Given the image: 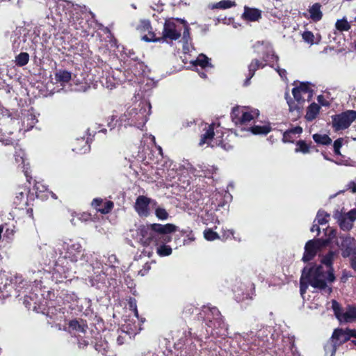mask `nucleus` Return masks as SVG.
I'll use <instances>...</instances> for the list:
<instances>
[{"label":"nucleus","instance_id":"nucleus-19","mask_svg":"<svg viewBox=\"0 0 356 356\" xmlns=\"http://www.w3.org/2000/svg\"><path fill=\"white\" fill-rule=\"evenodd\" d=\"M309 15L307 13H304L303 16L306 18L311 19L313 22H317L323 18V13L321 11V4L320 3H314L308 9Z\"/></svg>","mask_w":356,"mask_h":356},{"label":"nucleus","instance_id":"nucleus-35","mask_svg":"<svg viewBox=\"0 0 356 356\" xmlns=\"http://www.w3.org/2000/svg\"><path fill=\"white\" fill-rule=\"evenodd\" d=\"M250 130L254 135H267L271 131V127L269 124L254 125L250 128Z\"/></svg>","mask_w":356,"mask_h":356},{"label":"nucleus","instance_id":"nucleus-1","mask_svg":"<svg viewBox=\"0 0 356 356\" xmlns=\"http://www.w3.org/2000/svg\"><path fill=\"white\" fill-rule=\"evenodd\" d=\"M177 231H179L178 227L172 223H153L140 225L137 235L142 245L155 247L161 243H170L172 239L171 234Z\"/></svg>","mask_w":356,"mask_h":356},{"label":"nucleus","instance_id":"nucleus-9","mask_svg":"<svg viewBox=\"0 0 356 356\" xmlns=\"http://www.w3.org/2000/svg\"><path fill=\"white\" fill-rule=\"evenodd\" d=\"M195 341L202 342V339L194 332H192L191 328L184 331L183 336L175 343V348L181 350L184 346H186L189 353L196 352L197 348Z\"/></svg>","mask_w":356,"mask_h":356},{"label":"nucleus","instance_id":"nucleus-38","mask_svg":"<svg viewBox=\"0 0 356 356\" xmlns=\"http://www.w3.org/2000/svg\"><path fill=\"white\" fill-rule=\"evenodd\" d=\"M30 59L29 54L26 52H21L15 56V63L18 67H23L28 64Z\"/></svg>","mask_w":356,"mask_h":356},{"label":"nucleus","instance_id":"nucleus-30","mask_svg":"<svg viewBox=\"0 0 356 356\" xmlns=\"http://www.w3.org/2000/svg\"><path fill=\"white\" fill-rule=\"evenodd\" d=\"M71 79V72L66 70H59L55 73V79L58 83H67Z\"/></svg>","mask_w":356,"mask_h":356},{"label":"nucleus","instance_id":"nucleus-63","mask_svg":"<svg viewBox=\"0 0 356 356\" xmlns=\"http://www.w3.org/2000/svg\"><path fill=\"white\" fill-rule=\"evenodd\" d=\"M350 266L356 273V254L350 258Z\"/></svg>","mask_w":356,"mask_h":356},{"label":"nucleus","instance_id":"nucleus-11","mask_svg":"<svg viewBox=\"0 0 356 356\" xmlns=\"http://www.w3.org/2000/svg\"><path fill=\"white\" fill-rule=\"evenodd\" d=\"M152 201V199L145 195H139L137 197L134 208L140 217L146 218L150 215L149 205Z\"/></svg>","mask_w":356,"mask_h":356},{"label":"nucleus","instance_id":"nucleus-43","mask_svg":"<svg viewBox=\"0 0 356 356\" xmlns=\"http://www.w3.org/2000/svg\"><path fill=\"white\" fill-rule=\"evenodd\" d=\"M330 214L323 210H319L316 215V220L318 225H324L328 222Z\"/></svg>","mask_w":356,"mask_h":356},{"label":"nucleus","instance_id":"nucleus-16","mask_svg":"<svg viewBox=\"0 0 356 356\" xmlns=\"http://www.w3.org/2000/svg\"><path fill=\"white\" fill-rule=\"evenodd\" d=\"M82 246L79 243L72 242L67 244L64 257L72 262H76L81 256Z\"/></svg>","mask_w":356,"mask_h":356},{"label":"nucleus","instance_id":"nucleus-55","mask_svg":"<svg viewBox=\"0 0 356 356\" xmlns=\"http://www.w3.org/2000/svg\"><path fill=\"white\" fill-rule=\"evenodd\" d=\"M343 216H346L348 220L353 222L355 220H356V210L352 209L350 211H348L346 215Z\"/></svg>","mask_w":356,"mask_h":356},{"label":"nucleus","instance_id":"nucleus-27","mask_svg":"<svg viewBox=\"0 0 356 356\" xmlns=\"http://www.w3.org/2000/svg\"><path fill=\"white\" fill-rule=\"evenodd\" d=\"M285 97L289 106V111H300L303 112L304 104L303 102H296L295 99H292L291 97H289V93L285 94Z\"/></svg>","mask_w":356,"mask_h":356},{"label":"nucleus","instance_id":"nucleus-21","mask_svg":"<svg viewBox=\"0 0 356 356\" xmlns=\"http://www.w3.org/2000/svg\"><path fill=\"white\" fill-rule=\"evenodd\" d=\"M296 147L294 152L296 153H301L302 154H307L311 152L312 149H315L316 152L318 149L315 146L312 145V142L307 143L305 140H298L295 143Z\"/></svg>","mask_w":356,"mask_h":356},{"label":"nucleus","instance_id":"nucleus-25","mask_svg":"<svg viewBox=\"0 0 356 356\" xmlns=\"http://www.w3.org/2000/svg\"><path fill=\"white\" fill-rule=\"evenodd\" d=\"M298 92L303 93L305 95H307L308 99H310L313 95V90L311 89L309 83H301L299 86L292 89L293 96H296Z\"/></svg>","mask_w":356,"mask_h":356},{"label":"nucleus","instance_id":"nucleus-10","mask_svg":"<svg viewBox=\"0 0 356 356\" xmlns=\"http://www.w3.org/2000/svg\"><path fill=\"white\" fill-rule=\"evenodd\" d=\"M233 291L237 302L252 299L254 293V284L251 282L248 284L241 283L234 287Z\"/></svg>","mask_w":356,"mask_h":356},{"label":"nucleus","instance_id":"nucleus-23","mask_svg":"<svg viewBox=\"0 0 356 356\" xmlns=\"http://www.w3.org/2000/svg\"><path fill=\"white\" fill-rule=\"evenodd\" d=\"M69 327L76 332L86 333L88 329V324L86 320L82 318H75L70 321Z\"/></svg>","mask_w":356,"mask_h":356},{"label":"nucleus","instance_id":"nucleus-41","mask_svg":"<svg viewBox=\"0 0 356 356\" xmlns=\"http://www.w3.org/2000/svg\"><path fill=\"white\" fill-rule=\"evenodd\" d=\"M114 203L111 200H107L105 202H103L101 209H97V211L102 214H108L112 211Z\"/></svg>","mask_w":356,"mask_h":356},{"label":"nucleus","instance_id":"nucleus-22","mask_svg":"<svg viewBox=\"0 0 356 356\" xmlns=\"http://www.w3.org/2000/svg\"><path fill=\"white\" fill-rule=\"evenodd\" d=\"M330 339L333 341L337 347H339L348 341V337H347L345 330L337 328L334 330Z\"/></svg>","mask_w":356,"mask_h":356},{"label":"nucleus","instance_id":"nucleus-60","mask_svg":"<svg viewBox=\"0 0 356 356\" xmlns=\"http://www.w3.org/2000/svg\"><path fill=\"white\" fill-rule=\"evenodd\" d=\"M318 102L324 106H328L330 105L329 102L324 98L323 95H320L317 97Z\"/></svg>","mask_w":356,"mask_h":356},{"label":"nucleus","instance_id":"nucleus-36","mask_svg":"<svg viewBox=\"0 0 356 356\" xmlns=\"http://www.w3.org/2000/svg\"><path fill=\"white\" fill-rule=\"evenodd\" d=\"M343 320L346 322H350L356 319V305H349L347 310L342 315Z\"/></svg>","mask_w":356,"mask_h":356},{"label":"nucleus","instance_id":"nucleus-37","mask_svg":"<svg viewBox=\"0 0 356 356\" xmlns=\"http://www.w3.org/2000/svg\"><path fill=\"white\" fill-rule=\"evenodd\" d=\"M156 248V253L160 257L170 256L172 252V248L168 243H161L155 246Z\"/></svg>","mask_w":356,"mask_h":356},{"label":"nucleus","instance_id":"nucleus-40","mask_svg":"<svg viewBox=\"0 0 356 356\" xmlns=\"http://www.w3.org/2000/svg\"><path fill=\"white\" fill-rule=\"evenodd\" d=\"M335 27L339 31L343 32L349 31L351 28V26L347 21L346 18L343 17L341 19H338L336 22Z\"/></svg>","mask_w":356,"mask_h":356},{"label":"nucleus","instance_id":"nucleus-6","mask_svg":"<svg viewBox=\"0 0 356 356\" xmlns=\"http://www.w3.org/2000/svg\"><path fill=\"white\" fill-rule=\"evenodd\" d=\"M198 318L209 327H220L224 324V317L216 307L204 306L198 314Z\"/></svg>","mask_w":356,"mask_h":356},{"label":"nucleus","instance_id":"nucleus-24","mask_svg":"<svg viewBox=\"0 0 356 356\" xmlns=\"http://www.w3.org/2000/svg\"><path fill=\"white\" fill-rule=\"evenodd\" d=\"M215 124H209L204 129V133L201 135L199 145L202 146L206 143L209 144L210 141L213 138Z\"/></svg>","mask_w":356,"mask_h":356},{"label":"nucleus","instance_id":"nucleus-59","mask_svg":"<svg viewBox=\"0 0 356 356\" xmlns=\"http://www.w3.org/2000/svg\"><path fill=\"white\" fill-rule=\"evenodd\" d=\"M188 38H190V28L188 25H185L183 32V39L188 42Z\"/></svg>","mask_w":356,"mask_h":356},{"label":"nucleus","instance_id":"nucleus-5","mask_svg":"<svg viewBox=\"0 0 356 356\" xmlns=\"http://www.w3.org/2000/svg\"><path fill=\"white\" fill-rule=\"evenodd\" d=\"M334 236L335 231L331 230L328 238H317L308 241L305 245V252L302 260L305 263L312 261L323 247H325L330 243L331 238Z\"/></svg>","mask_w":356,"mask_h":356},{"label":"nucleus","instance_id":"nucleus-57","mask_svg":"<svg viewBox=\"0 0 356 356\" xmlns=\"http://www.w3.org/2000/svg\"><path fill=\"white\" fill-rule=\"evenodd\" d=\"M234 231L232 229H228V230L224 231L222 234V239H227L231 237L234 238Z\"/></svg>","mask_w":356,"mask_h":356},{"label":"nucleus","instance_id":"nucleus-56","mask_svg":"<svg viewBox=\"0 0 356 356\" xmlns=\"http://www.w3.org/2000/svg\"><path fill=\"white\" fill-rule=\"evenodd\" d=\"M128 305L129 310H132L137 307V301L134 298L130 297L128 300Z\"/></svg>","mask_w":356,"mask_h":356},{"label":"nucleus","instance_id":"nucleus-12","mask_svg":"<svg viewBox=\"0 0 356 356\" xmlns=\"http://www.w3.org/2000/svg\"><path fill=\"white\" fill-rule=\"evenodd\" d=\"M162 38L161 40L167 41L177 40L181 37L180 30L177 29V24L173 20H165L162 32Z\"/></svg>","mask_w":356,"mask_h":356},{"label":"nucleus","instance_id":"nucleus-3","mask_svg":"<svg viewBox=\"0 0 356 356\" xmlns=\"http://www.w3.org/2000/svg\"><path fill=\"white\" fill-rule=\"evenodd\" d=\"M302 271L303 275L312 287L325 291L328 294L332 293V288L328 287L327 284V282H329L328 270H325L321 264H312L309 268L305 267Z\"/></svg>","mask_w":356,"mask_h":356},{"label":"nucleus","instance_id":"nucleus-39","mask_svg":"<svg viewBox=\"0 0 356 356\" xmlns=\"http://www.w3.org/2000/svg\"><path fill=\"white\" fill-rule=\"evenodd\" d=\"M338 347L329 339L324 346L325 356H334Z\"/></svg>","mask_w":356,"mask_h":356},{"label":"nucleus","instance_id":"nucleus-31","mask_svg":"<svg viewBox=\"0 0 356 356\" xmlns=\"http://www.w3.org/2000/svg\"><path fill=\"white\" fill-rule=\"evenodd\" d=\"M29 192V187H19V190L16 192V196L14 199V204L16 206H19L22 202L25 201L26 195Z\"/></svg>","mask_w":356,"mask_h":356},{"label":"nucleus","instance_id":"nucleus-54","mask_svg":"<svg viewBox=\"0 0 356 356\" xmlns=\"http://www.w3.org/2000/svg\"><path fill=\"white\" fill-rule=\"evenodd\" d=\"M90 342H89L88 340H86L83 337H80L78 339V347L79 348L83 349L86 348Z\"/></svg>","mask_w":356,"mask_h":356},{"label":"nucleus","instance_id":"nucleus-26","mask_svg":"<svg viewBox=\"0 0 356 356\" xmlns=\"http://www.w3.org/2000/svg\"><path fill=\"white\" fill-rule=\"evenodd\" d=\"M140 29L143 31H148L149 33L151 35V38H148L147 35L143 36V40L147 42H156L159 41L160 40L155 38V35L153 32L149 31V29H152V26L149 20L143 19L140 21Z\"/></svg>","mask_w":356,"mask_h":356},{"label":"nucleus","instance_id":"nucleus-15","mask_svg":"<svg viewBox=\"0 0 356 356\" xmlns=\"http://www.w3.org/2000/svg\"><path fill=\"white\" fill-rule=\"evenodd\" d=\"M337 254L335 251L330 250L327 254H325L321 261V264L325 265L326 270H328V282L332 283L334 282L336 280L334 273V267L333 264L334 259L337 257Z\"/></svg>","mask_w":356,"mask_h":356},{"label":"nucleus","instance_id":"nucleus-51","mask_svg":"<svg viewBox=\"0 0 356 356\" xmlns=\"http://www.w3.org/2000/svg\"><path fill=\"white\" fill-rule=\"evenodd\" d=\"M103 204V200L100 197H97L93 199L91 205L93 208H95L97 211V209H101L102 205Z\"/></svg>","mask_w":356,"mask_h":356},{"label":"nucleus","instance_id":"nucleus-7","mask_svg":"<svg viewBox=\"0 0 356 356\" xmlns=\"http://www.w3.org/2000/svg\"><path fill=\"white\" fill-rule=\"evenodd\" d=\"M356 120V111L347 110L332 116V127L335 132L348 129Z\"/></svg>","mask_w":356,"mask_h":356},{"label":"nucleus","instance_id":"nucleus-28","mask_svg":"<svg viewBox=\"0 0 356 356\" xmlns=\"http://www.w3.org/2000/svg\"><path fill=\"white\" fill-rule=\"evenodd\" d=\"M336 218H338L339 225L341 229L343 231H349L353 227V223L351 221L347 219L346 216L339 213L338 211L334 214Z\"/></svg>","mask_w":356,"mask_h":356},{"label":"nucleus","instance_id":"nucleus-49","mask_svg":"<svg viewBox=\"0 0 356 356\" xmlns=\"http://www.w3.org/2000/svg\"><path fill=\"white\" fill-rule=\"evenodd\" d=\"M342 145H343V138H339L337 139L336 140H334V144H333V147H334V152L336 155L341 154L340 149L342 147Z\"/></svg>","mask_w":356,"mask_h":356},{"label":"nucleus","instance_id":"nucleus-58","mask_svg":"<svg viewBox=\"0 0 356 356\" xmlns=\"http://www.w3.org/2000/svg\"><path fill=\"white\" fill-rule=\"evenodd\" d=\"M346 190H350L353 193H356V182L355 181H350L346 186Z\"/></svg>","mask_w":356,"mask_h":356},{"label":"nucleus","instance_id":"nucleus-50","mask_svg":"<svg viewBox=\"0 0 356 356\" xmlns=\"http://www.w3.org/2000/svg\"><path fill=\"white\" fill-rule=\"evenodd\" d=\"M332 309H333V310L334 312L335 315L337 316V317L338 318H339V312L341 310V307L340 305L335 300H332Z\"/></svg>","mask_w":356,"mask_h":356},{"label":"nucleus","instance_id":"nucleus-45","mask_svg":"<svg viewBox=\"0 0 356 356\" xmlns=\"http://www.w3.org/2000/svg\"><path fill=\"white\" fill-rule=\"evenodd\" d=\"M204 236L207 241H214L216 239L220 238V236L216 232L211 229H206L204 231Z\"/></svg>","mask_w":356,"mask_h":356},{"label":"nucleus","instance_id":"nucleus-47","mask_svg":"<svg viewBox=\"0 0 356 356\" xmlns=\"http://www.w3.org/2000/svg\"><path fill=\"white\" fill-rule=\"evenodd\" d=\"M302 38L305 42H307L309 44H314V35L312 31H304L302 34Z\"/></svg>","mask_w":356,"mask_h":356},{"label":"nucleus","instance_id":"nucleus-52","mask_svg":"<svg viewBox=\"0 0 356 356\" xmlns=\"http://www.w3.org/2000/svg\"><path fill=\"white\" fill-rule=\"evenodd\" d=\"M290 119L292 122H296L302 116V112L300 111H289Z\"/></svg>","mask_w":356,"mask_h":356},{"label":"nucleus","instance_id":"nucleus-18","mask_svg":"<svg viewBox=\"0 0 356 356\" xmlns=\"http://www.w3.org/2000/svg\"><path fill=\"white\" fill-rule=\"evenodd\" d=\"M262 17L261 10L250 8L248 6H244V11L241 15V18L246 22H259Z\"/></svg>","mask_w":356,"mask_h":356},{"label":"nucleus","instance_id":"nucleus-2","mask_svg":"<svg viewBox=\"0 0 356 356\" xmlns=\"http://www.w3.org/2000/svg\"><path fill=\"white\" fill-rule=\"evenodd\" d=\"M147 121L146 109L145 108L140 109L134 108H128L118 120L116 119L115 116L112 115L111 122L108 123V126L111 130L118 122L120 127L134 126L140 129L144 127Z\"/></svg>","mask_w":356,"mask_h":356},{"label":"nucleus","instance_id":"nucleus-64","mask_svg":"<svg viewBox=\"0 0 356 356\" xmlns=\"http://www.w3.org/2000/svg\"><path fill=\"white\" fill-rule=\"evenodd\" d=\"M151 266H150V264L149 263H145L143 266V269H141L140 271H139V273L141 275H145V274L146 273H147L149 271V270L150 269Z\"/></svg>","mask_w":356,"mask_h":356},{"label":"nucleus","instance_id":"nucleus-44","mask_svg":"<svg viewBox=\"0 0 356 356\" xmlns=\"http://www.w3.org/2000/svg\"><path fill=\"white\" fill-rule=\"evenodd\" d=\"M155 216L161 220H165L169 218V213L168 211L164 208L159 207L155 209Z\"/></svg>","mask_w":356,"mask_h":356},{"label":"nucleus","instance_id":"nucleus-17","mask_svg":"<svg viewBox=\"0 0 356 356\" xmlns=\"http://www.w3.org/2000/svg\"><path fill=\"white\" fill-rule=\"evenodd\" d=\"M303 129L300 126H296L286 129L282 134V141L284 143H295L296 139L302 134Z\"/></svg>","mask_w":356,"mask_h":356},{"label":"nucleus","instance_id":"nucleus-46","mask_svg":"<svg viewBox=\"0 0 356 356\" xmlns=\"http://www.w3.org/2000/svg\"><path fill=\"white\" fill-rule=\"evenodd\" d=\"M308 284H309V283L306 280V277L303 275V271H302V275L300 280V292L301 295L306 293Z\"/></svg>","mask_w":356,"mask_h":356},{"label":"nucleus","instance_id":"nucleus-13","mask_svg":"<svg viewBox=\"0 0 356 356\" xmlns=\"http://www.w3.org/2000/svg\"><path fill=\"white\" fill-rule=\"evenodd\" d=\"M25 152L22 149H16L14 154L15 162L18 167L22 169L26 177V181L31 184L32 176L31 175L29 163H25Z\"/></svg>","mask_w":356,"mask_h":356},{"label":"nucleus","instance_id":"nucleus-42","mask_svg":"<svg viewBox=\"0 0 356 356\" xmlns=\"http://www.w3.org/2000/svg\"><path fill=\"white\" fill-rule=\"evenodd\" d=\"M197 308L191 303H187L184 305L182 313L185 318L191 317Z\"/></svg>","mask_w":356,"mask_h":356},{"label":"nucleus","instance_id":"nucleus-29","mask_svg":"<svg viewBox=\"0 0 356 356\" xmlns=\"http://www.w3.org/2000/svg\"><path fill=\"white\" fill-rule=\"evenodd\" d=\"M320 106L313 102L307 108L305 118L307 121L311 122L316 119L320 111Z\"/></svg>","mask_w":356,"mask_h":356},{"label":"nucleus","instance_id":"nucleus-32","mask_svg":"<svg viewBox=\"0 0 356 356\" xmlns=\"http://www.w3.org/2000/svg\"><path fill=\"white\" fill-rule=\"evenodd\" d=\"M312 138L318 145H329L332 142V138L327 134H314Z\"/></svg>","mask_w":356,"mask_h":356},{"label":"nucleus","instance_id":"nucleus-48","mask_svg":"<svg viewBox=\"0 0 356 356\" xmlns=\"http://www.w3.org/2000/svg\"><path fill=\"white\" fill-rule=\"evenodd\" d=\"M195 65H199L202 68H205L206 67L209 65V60L208 57H207L204 55H203L202 57H198L195 60Z\"/></svg>","mask_w":356,"mask_h":356},{"label":"nucleus","instance_id":"nucleus-34","mask_svg":"<svg viewBox=\"0 0 356 356\" xmlns=\"http://www.w3.org/2000/svg\"><path fill=\"white\" fill-rule=\"evenodd\" d=\"M180 234L181 236L184 237V238L183 240V244L184 245H189L195 240V237L193 234V232L189 227H188L187 229L181 230Z\"/></svg>","mask_w":356,"mask_h":356},{"label":"nucleus","instance_id":"nucleus-53","mask_svg":"<svg viewBox=\"0 0 356 356\" xmlns=\"http://www.w3.org/2000/svg\"><path fill=\"white\" fill-rule=\"evenodd\" d=\"M352 276V274L350 271L347 270H343L341 276L340 277V281L343 283H346L348 278Z\"/></svg>","mask_w":356,"mask_h":356},{"label":"nucleus","instance_id":"nucleus-14","mask_svg":"<svg viewBox=\"0 0 356 356\" xmlns=\"http://www.w3.org/2000/svg\"><path fill=\"white\" fill-rule=\"evenodd\" d=\"M90 344L94 348L103 356H106L107 353L109 351V345L108 341L102 337V334L99 332H93Z\"/></svg>","mask_w":356,"mask_h":356},{"label":"nucleus","instance_id":"nucleus-4","mask_svg":"<svg viewBox=\"0 0 356 356\" xmlns=\"http://www.w3.org/2000/svg\"><path fill=\"white\" fill-rule=\"evenodd\" d=\"M259 115V112L257 109L241 106L233 107L230 113L232 121L236 126L245 125Z\"/></svg>","mask_w":356,"mask_h":356},{"label":"nucleus","instance_id":"nucleus-20","mask_svg":"<svg viewBox=\"0 0 356 356\" xmlns=\"http://www.w3.org/2000/svg\"><path fill=\"white\" fill-rule=\"evenodd\" d=\"M266 65V63H264L262 61L255 58L252 59L250 65H248V76L244 81V86H247L250 84V79L254 76L256 71L259 68H264Z\"/></svg>","mask_w":356,"mask_h":356},{"label":"nucleus","instance_id":"nucleus-8","mask_svg":"<svg viewBox=\"0 0 356 356\" xmlns=\"http://www.w3.org/2000/svg\"><path fill=\"white\" fill-rule=\"evenodd\" d=\"M337 245L343 258H350L356 254V239L350 234H340Z\"/></svg>","mask_w":356,"mask_h":356},{"label":"nucleus","instance_id":"nucleus-33","mask_svg":"<svg viewBox=\"0 0 356 356\" xmlns=\"http://www.w3.org/2000/svg\"><path fill=\"white\" fill-rule=\"evenodd\" d=\"M236 6V3L234 1L232 0H222L218 3H213L209 6V8L211 9H228L232 7H234Z\"/></svg>","mask_w":356,"mask_h":356},{"label":"nucleus","instance_id":"nucleus-62","mask_svg":"<svg viewBox=\"0 0 356 356\" xmlns=\"http://www.w3.org/2000/svg\"><path fill=\"white\" fill-rule=\"evenodd\" d=\"M216 145L218 146H220L225 150H229V149H231L232 147L231 145H229L228 143H225L224 141L222 140H220L218 143L216 142Z\"/></svg>","mask_w":356,"mask_h":356},{"label":"nucleus","instance_id":"nucleus-61","mask_svg":"<svg viewBox=\"0 0 356 356\" xmlns=\"http://www.w3.org/2000/svg\"><path fill=\"white\" fill-rule=\"evenodd\" d=\"M347 337H348V341L350 339L351 337H354L356 339V330H351V329H346L345 330Z\"/></svg>","mask_w":356,"mask_h":356}]
</instances>
